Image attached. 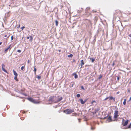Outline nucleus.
Masks as SVG:
<instances>
[{
	"instance_id": "obj_49",
	"label": "nucleus",
	"mask_w": 131,
	"mask_h": 131,
	"mask_svg": "<svg viewBox=\"0 0 131 131\" xmlns=\"http://www.w3.org/2000/svg\"><path fill=\"white\" fill-rule=\"evenodd\" d=\"M9 36L8 37H7V38H8V37H9Z\"/></svg>"
},
{
	"instance_id": "obj_5",
	"label": "nucleus",
	"mask_w": 131,
	"mask_h": 131,
	"mask_svg": "<svg viewBox=\"0 0 131 131\" xmlns=\"http://www.w3.org/2000/svg\"><path fill=\"white\" fill-rule=\"evenodd\" d=\"M108 99H109V100H113V101L114 102L115 101V98L114 97H113L112 96L107 97L104 99V100L105 101H106Z\"/></svg>"
},
{
	"instance_id": "obj_27",
	"label": "nucleus",
	"mask_w": 131,
	"mask_h": 131,
	"mask_svg": "<svg viewBox=\"0 0 131 131\" xmlns=\"http://www.w3.org/2000/svg\"><path fill=\"white\" fill-rule=\"evenodd\" d=\"M77 97H80V94H77Z\"/></svg>"
},
{
	"instance_id": "obj_16",
	"label": "nucleus",
	"mask_w": 131,
	"mask_h": 131,
	"mask_svg": "<svg viewBox=\"0 0 131 131\" xmlns=\"http://www.w3.org/2000/svg\"><path fill=\"white\" fill-rule=\"evenodd\" d=\"M89 9L88 8H87L86 9V14H87L89 13Z\"/></svg>"
},
{
	"instance_id": "obj_28",
	"label": "nucleus",
	"mask_w": 131,
	"mask_h": 131,
	"mask_svg": "<svg viewBox=\"0 0 131 131\" xmlns=\"http://www.w3.org/2000/svg\"><path fill=\"white\" fill-rule=\"evenodd\" d=\"M128 128H131V122L130 124L128 127Z\"/></svg>"
},
{
	"instance_id": "obj_48",
	"label": "nucleus",
	"mask_w": 131,
	"mask_h": 131,
	"mask_svg": "<svg viewBox=\"0 0 131 131\" xmlns=\"http://www.w3.org/2000/svg\"><path fill=\"white\" fill-rule=\"evenodd\" d=\"M129 36L131 37V35H129Z\"/></svg>"
},
{
	"instance_id": "obj_20",
	"label": "nucleus",
	"mask_w": 131,
	"mask_h": 131,
	"mask_svg": "<svg viewBox=\"0 0 131 131\" xmlns=\"http://www.w3.org/2000/svg\"><path fill=\"white\" fill-rule=\"evenodd\" d=\"M30 40L31 41H32V40H33V38L32 37V36H30Z\"/></svg>"
},
{
	"instance_id": "obj_39",
	"label": "nucleus",
	"mask_w": 131,
	"mask_h": 131,
	"mask_svg": "<svg viewBox=\"0 0 131 131\" xmlns=\"http://www.w3.org/2000/svg\"><path fill=\"white\" fill-rule=\"evenodd\" d=\"M131 100V96L130 97L129 99V101H130Z\"/></svg>"
},
{
	"instance_id": "obj_43",
	"label": "nucleus",
	"mask_w": 131,
	"mask_h": 131,
	"mask_svg": "<svg viewBox=\"0 0 131 131\" xmlns=\"http://www.w3.org/2000/svg\"><path fill=\"white\" fill-rule=\"evenodd\" d=\"M29 37H27V39H29Z\"/></svg>"
},
{
	"instance_id": "obj_1",
	"label": "nucleus",
	"mask_w": 131,
	"mask_h": 131,
	"mask_svg": "<svg viewBox=\"0 0 131 131\" xmlns=\"http://www.w3.org/2000/svg\"><path fill=\"white\" fill-rule=\"evenodd\" d=\"M62 97L59 96H51L49 97V101L53 102L54 103H57L62 99Z\"/></svg>"
},
{
	"instance_id": "obj_23",
	"label": "nucleus",
	"mask_w": 131,
	"mask_h": 131,
	"mask_svg": "<svg viewBox=\"0 0 131 131\" xmlns=\"http://www.w3.org/2000/svg\"><path fill=\"white\" fill-rule=\"evenodd\" d=\"M95 129V127H92L91 128V129L92 130H94Z\"/></svg>"
},
{
	"instance_id": "obj_31",
	"label": "nucleus",
	"mask_w": 131,
	"mask_h": 131,
	"mask_svg": "<svg viewBox=\"0 0 131 131\" xmlns=\"http://www.w3.org/2000/svg\"><path fill=\"white\" fill-rule=\"evenodd\" d=\"M25 28V27H24V26H23L21 28V29L22 30H23V29Z\"/></svg>"
},
{
	"instance_id": "obj_32",
	"label": "nucleus",
	"mask_w": 131,
	"mask_h": 131,
	"mask_svg": "<svg viewBox=\"0 0 131 131\" xmlns=\"http://www.w3.org/2000/svg\"><path fill=\"white\" fill-rule=\"evenodd\" d=\"M96 102L95 101H93L91 102V103L93 104L94 103H95Z\"/></svg>"
},
{
	"instance_id": "obj_21",
	"label": "nucleus",
	"mask_w": 131,
	"mask_h": 131,
	"mask_svg": "<svg viewBox=\"0 0 131 131\" xmlns=\"http://www.w3.org/2000/svg\"><path fill=\"white\" fill-rule=\"evenodd\" d=\"M73 55L72 54H71L69 55H68V57H71L72 58L73 57Z\"/></svg>"
},
{
	"instance_id": "obj_6",
	"label": "nucleus",
	"mask_w": 131,
	"mask_h": 131,
	"mask_svg": "<svg viewBox=\"0 0 131 131\" xmlns=\"http://www.w3.org/2000/svg\"><path fill=\"white\" fill-rule=\"evenodd\" d=\"M79 100L80 101L81 104H83L86 102L87 100V99H86L84 101H83L82 99H80Z\"/></svg>"
},
{
	"instance_id": "obj_37",
	"label": "nucleus",
	"mask_w": 131,
	"mask_h": 131,
	"mask_svg": "<svg viewBox=\"0 0 131 131\" xmlns=\"http://www.w3.org/2000/svg\"><path fill=\"white\" fill-rule=\"evenodd\" d=\"M114 65H115V62H114V61L113 63L112 64V66H114Z\"/></svg>"
},
{
	"instance_id": "obj_9",
	"label": "nucleus",
	"mask_w": 131,
	"mask_h": 131,
	"mask_svg": "<svg viewBox=\"0 0 131 131\" xmlns=\"http://www.w3.org/2000/svg\"><path fill=\"white\" fill-rule=\"evenodd\" d=\"M11 45H9L8 47L7 48H6L5 49V50H4L5 52H7V51L8 50V49H10L9 50H10L11 48Z\"/></svg>"
},
{
	"instance_id": "obj_42",
	"label": "nucleus",
	"mask_w": 131,
	"mask_h": 131,
	"mask_svg": "<svg viewBox=\"0 0 131 131\" xmlns=\"http://www.w3.org/2000/svg\"><path fill=\"white\" fill-rule=\"evenodd\" d=\"M2 42H0V45H1L2 44Z\"/></svg>"
},
{
	"instance_id": "obj_17",
	"label": "nucleus",
	"mask_w": 131,
	"mask_h": 131,
	"mask_svg": "<svg viewBox=\"0 0 131 131\" xmlns=\"http://www.w3.org/2000/svg\"><path fill=\"white\" fill-rule=\"evenodd\" d=\"M126 99H124V101L123 102V104L125 105L126 104Z\"/></svg>"
},
{
	"instance_id": "obj_33",
	"label": "nucleus",
	"mask_w": 131,
	"mask_h": 131,
	"mask_svg": "<svg viewBox=\"0 0 131 131\" xmlns=\"http://www.w3.org/2000/svg\"><path fill=\"white\" fill-rule=\"evenodd\" d=\"M81 88L82 89L84 90V88L83 86H81Z\"/></svg>"
},
{
	"instance_id": "obj_7",
	"label": "nucleus",
	"mask_w": 131,
	"mask_h": 131,
	"mask_svg": "<svg viewBox=\"0 0 131 131\" xmlns=\"http://www.w3.org/2000/svg\"><path fill=\"white\" fill-rule=\"evenodd\" d=\"M5 67V65H4V64H2V70L5 72L7 73V71L4 68Z\"/></svg>"
},
{
	"instance_id": "obj_36",
	"label": "nucleus",
	"mask_w": 131,
	"mask_h": 131,
	"mask_svg": "<svg viewBox=\"0 0 131 131\" xmlns=\"http://www.w3.org/2000/svg\"><path fill=\"white\" fill-rule=\"evenodd\" d=\"M20 24H19L18 25V26L17 27V28H18V29L20 27Z\"/></svg>"
},
{
	"instance_id": "obj_13",
	"label": "nucleus",
	"mask_w": 131,
	"mask_h": 131,
	"mask_svg": "<svg viewBox=\"0 0 131 131\" xmlns=\"http://www.w3.org/2000/svg\"><path fill=\"white\" fill-rule=\"evenodd\" d=\"M121 13V12L120 10H117L115 11V14L116 15H117L118 14H120Z\"/></svg>"
},
{
	"instance_id": "obj_4",
	"label": "nucleus",
	"mask_w": 131,
	"mask_h": 131,
	"mask_svg": "<svg viewBox=\"0 0 131 131\" xmlns=\"http://www.w3.org/2000/svg\"><path fill=\"white\" fill-rule=\"evenodd\" d=\"M122 124L124 126H126L127 125L128 123L129 122V120H127L125 121L124 120L123 118H122Z\"/></svg>"
},
{
	"instance_id": "obj_46",
	"label": "nucleus",
	"mask_w": 131,
	"mask_h": 131,
	"mask_svg": "<svg viewBox=\"0 0 131 131\" xmlns=\"http://www.w3.org/2000/svg\"><path fill=\"white\" fill-rule=\"evenodd\" d=\"M119 93V92H117V94H118V93Z\"/></svg>"
},
{
	"instance_id": "obj_45",
	"label": "nucleus",
	"mask_w": 131,
	"mask_h": 131,
	"mask_svg": "<svg viewBox=\"0 0 131 131\" xmlns=\"http://www.w3.org/2000/svg\"><path fill=\"white\" fill-rule=\"evenodd\" d=\"M129 83L130 84H131V80L129 82Z\"/></svg>"
},
{
	"instance_id": "obj_18",
	"label": "nucleus",
	"mask_w": 131,
	"mask_h": 131,
	"mask_svg": "<svg viewBox=\"0 0 131 131\" xmlns=\"http://www.w3.org/2000/svg\"><path fill=\"white\" fill-rule=\"evenodd\" d=\"M55 23H56V26H58V22L57 20H56L55 21Z\"/></svg>"
},
{
	"instance_id": "obj_10",
	"label": "nucleus",
	"mask_w": 131,
	"mask_h": 131,
	"mask_svg": "<svg viewBox=\"0 0 131 131\" xmlns=\"http://www.w3.org/2000/svg\"><path fill=\"white\" fill-rule=\"evenodd\" d=\"M107 121H108V122H111L113 121L112 119V117L111 116H109L107 119ZM113 121H114L113 120Z\"/></svg>"
},
{
	"instance_id": "obj_40",
	"label": "nucleus",
	"mask_w": 131,
	"mask_h": 131,
	"mask_svg": "<svg viewBox=\"0 0 131 131\" xmlns=\"http://www.w3.org/2000/svg\"><path fill=\"white\" fill-rule=\"evenodd\" d=\"M28 63H29V60H28L27 62Z\"/></svg>"
},
{
	"instance_id": "obj_38",
	"label": "nucleus",
	"mask_w": 131,
	"mask_h": 131,
	"mask_svg": "<svg viewBox=\"0 0 131 131\" xmlns=\"http://www.w3.org/2000/svg\"><path fill=\"white\" fill-rule=\"evenodd\" d=\"M120 77H117V80H119V79H120Z\"/></svg>"
},
{
	"instance_id": "obj_19",
	"label": "nucleus",
	"mask_w": 131,
	"mask_h": 131,
	"mask_svg": "<svg viewBox=\"0 0 131 131\" xmlns=\"http://www.w3.org/2000/svg\"><path fill=\"white\" fill-rule=\"evenodd\" d=\"M90 60H91L92 62H93L95 61V59L93 58H90Z\"/></svg>"
},
{
	"instance_id": "obj_30",
	"label": "nucleus",
	"mask_w": 131,
	"mask_h": 131,
	"mask_svg": "<svg viewBox=\"0 0 131 131\" xmlns=\"http://www.w3.org/2000/svg\"><path fill=\"white\" fill-rule=\"evenodd\" d=\"M24 66H22L21 67V70H23L24 69Z\"/></svg>"
},
{
	"instance_id": "obj_51",
	"label": "nucleus",
	"mask_w": 131,
	"mask_h": 131,
	"mask_svg": "<svg viewBox=\"0 0 131 131\" xmlns=\"http://www.w3.org/2000/svg\"><path fill=\"white\" fill-rule=\"evenodd\" d=\"M95 12H96V11H95Z\"/></svg>"
},
{
	"instance_id": "obj_44",
	"label": "nucleus",
	"mask_w": 131,
	"mask_h": 131,
	"mask_svg": "<svg viewBox=\"0 0 131 131\" xmlns=\"http://www.w3.org/2000/svg\"><path fill=\"white\" fill-rule=\"evenodd\" d=\"M4 37H7V35H5V36H4Z\"/></svg>"
},
{
	"instance_id": "obj_25",
	"label": "nucleus",
	"mask_w": 131,
	"mask_h": 131,
	"mask_svg": "<svg viewBox=\"0 0 131 131\" xmlns=\"http://www.w3.org/2000/svg\"><path fill=\"white\" fill-rule=\"evenodd\" d=\"M37 78L38 79H41V77L39 75L37 76Z\"/></svg>"
},
{
	"instance_id": "obj_3",
	"label": "nucleus",
	"mask_w": 131,
	"mask_h": 131,
	"mask_svg": "<svg viewBox=\"0 0 131 131\" xmlns=\"http://www.w3.org/2000/svg\"><path fill=\"white\" fill-rule=\"evenodd\" d=\"M74 112V110L71 109H67L63 111V112L67 114H70Z\"/></svg>"
},
{
	"instance_id": "obj_22",
	"label": "nucleus",
	"mask_w": 131,
	"mask_h": 131,
	"mask_svg": "<svg viewBox=\"0 0 131 131\" xmlns=\"http://www.w3.org/2000/svg\"><path fill=\"white\" fill-rule=\"evenodd\" d=\"M17 76H15L14 77V79L16 80L17 81H18V80L17 79Z\"/></svg>"
},
{
	"instance_id": "obj_35",
	"label": "nucleus",
	"mask_w": 131,
	"mask_h": 131,
	"mask_svg": "<svg viewBox=\"0 0 131 131\" xmlns=\"http://www.w3.org/2000/svg\"><path fill=\"white\" fill-rule=\"evenodd\" d=\"M17 51L19 53H20L21 52V50H18Z\"/></svg>"
},
{
	"instance_id": "obj_12",
	"label": "nucleus",
	"mask_w": 131,
	"mask_h": 131,
	"mask_svg": "<svg viewBox=\"0 0 131 131\" xmlns=\"http://www.w3.org/2000/svg\"><path fill=\"white\" fill-rule=\"evenodd\" d=\"M84 61L83 60H82L81 61V63L80 64L81 65V67L80 68H82V66L83 65H84Z\"/></svg>"
},
{
	"instance_id": "obj_34",
	"label": "nucleus",
	"mask_w": 131,
	"mask_h": 131,
	"mask_svg": "<svg viewBox=\"0 0 131 131\" xmlns=\"http://www.w3.org/2000/svg\"><path fill=\"white\" fill-rule=\"evenodd\" d=\"M13 39H14V37H13V36H12L11 37V40H13Z\"/></svg>"
},
{
	"instance_id": "obj_29",
	"label": "nucleus",
	"mask_w": 131,
	"mask_h": 131,
	"mask_svg": "<svg viewBox=\"0 0 131 131\" xmlns=\"http://www.w3.org/2000/svg\"><path fill=\"white\" fill-rule=\"evenodd\" d=\"M127 92L128 93H129L130 92V90L129 89H127Z\"/></svg>"
},
{
	"instance_id": "obj_26",
	"label": "nucleus",
	"mask_w": 131,
	"mask_h": 131,
	"mask_svg": "<svg viewBox=\"0 0 131 131\" xmlns=\"http://www.w3.org/2000/svg\"><path fill=\"white\" fill-rule=\"evenodd\" d=\"M102 75H101L100 74L99 75V79H100L101 78H102Z\"/></svg>"
},
{
	"instance_id": "obj_14",
	"label": "nucleus",
	"mask_w": 131,
	"mask_h": 131,
	"mask_svg": "<svg viewBox=\"0 0 131 131\" xmlns=\"http://www.w3.org/2000/svg\"><path fill=\"white\" fill-rule=\"evenodd\" d=\"M13 71L14 73V75H15L16 76H17L18 74L17 72L14 70H13Z\"/></svg>"
},
{
	"instance_id": "obj_2",
	"label": "nucleus",
	"mask_w": 131,
	"mask_h": 131,
	"mask_svg": "<svg viewBox=\"0 0 131 131\" xmlns=\"http://www.w3.org/2000/svg\"><path fill=\"white\" fill-rule=\"evenodd\" d=\"M118 112L117 110H115L114 111V121H117V118L119 116L118 114Z\"/></svg>"
},
{
	"instance_id": "obj_15",
	"label": "nucleus",
	"mask_w": 131,
	"mask_h": 131,
	"mask_svg": "<svg viewBox=\"0 0 131 131\" xmlns=\"http://www.w3.org/2000/svg\"><path fill=\"white\" fill-rule=\"evenodd\" d=\"M73 74L74 75L75 78L77 79L78 78V76L76 73H74Z\"/></svg>"
},
{
	"instance_id": "obj_24",
	"label": "nucleus",
	"mask_w": 131,
	"mask_h": 131,
	"mask_svg": "<svg viewBox=\"0 0 131 131\" xmlns=\"http://www.w3.org/2000/svg\"><path fill=\"white\" fill-rule=\"evenodd\" d=\"M36 71H37V69H36V68L35 67L34 68V71L35 72V74L36 73Z\"/></svg>"
},
{
	"instance_id": "obj_50",
	"label": "nucleus",
	"mask_w": 131,
	"mask_h": 131,
	"mask_svg": "<svg viewBox=\"0 0 131 131\" xmlns=\"http://www.w3.org/2000/svg\"><path fill=\"white\" fill-rule=\"evenodd\" d=\"M73 84L72 85V86H73Z\"/></svg>"
},
{
	"instance_id": "obj_47",
	"label": "nucleus",
	"mask_w": 131,
	"mask_h": 131,
	"mask_svg": "<svg viewBox=\"0 0 131 131\" xmlns=\"http://www.w3.org/2000/svg\"><path fill=\"white\" fill-rule=\"evenodd\" d=\"M59 51V52H60L61 51V50H59V51Z\"/></svg>"
},
{
	"instance_id": "obj_41",
	"label": "nucleus",
	"mask_w": 131,
	"mask_h": 131,
	"mask_svg": "<svg viewBox=\"0 0 131 131\" xmlns=\"http://www.w3.org/2000/svg\"><path fill=\"white\" fill-rule=\"evenodd\" d=\"M75 24V25H76V23H73V24Z\"/></svg>"
},
{
	"instance_id": "obj_11",
	"label": "nucleus",
	"mask_w": 131,
	"mask_h": 131,
	"mask_svg": "<svg viewBox=\"0 0 131 131\" xmlns=\"http://www.w3.org/2000/svg\"><path fill=\"white\" fill-rule=\"evenodd\" d=\"M83 9L82 8H79V9L78 10V12L79 13H81L83 11Z\"/></svg>"
},
{
	"instance_id": "obj_8",
	"label": "nucleus",
	"mask_w": 131,
	"mask_h": 131,
	"mask_svg": "<svg viewBox=\"0 0 131 131\" xmlns=\"http://www.w3.org/2000/svg\"><path fill=\"white\" fill-rule=\"evenodd\" d=\"M27 99L29 101L34 103L35 101V100L34 99L31 97H28L27 98Z\"/></svg>"
}]
</instances>
